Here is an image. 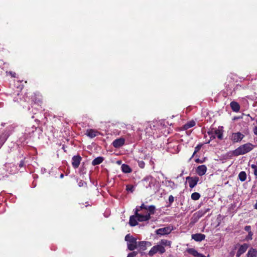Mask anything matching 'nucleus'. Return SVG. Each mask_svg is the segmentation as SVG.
I'll return each mask as SVG.
<instances>
[{
  "label": "nucleus",
  "mask_w": 257,
  "mask_h": 257,
  "mask_svg": "<svg viewBox=\"0 0 257 257\" xmlns=\"http://www.w3.org/2000/svg\"><path fill=\"white\" fill-rule=\"evenodd\" d=\"M23 99L24 101H27L30 103L32 107H33L34 105H36L41 107L43 104L42 96L35 93H33L28 98L27 96V94H25L23 97Z\"/></svg>",
  "instance_id": "nucleus-1"
},
{
  "label": "nucleus",
  "mask_w": 257,
  "mask_h": 257,
  "mask_svg": "<svg viewBox=\"0 0 257 257\" xmlns=\"http://www.w3.org/2000/svg\"><path fill=\"white\" fill-rule=\"evenodd\" d=\"M254 147V146L253 145L248 143L240 146L237 149L234 150L232 153L234 156L244 155L251 151Z\"/></svg>",
  "instance_id": "nucleus-2"
},
{
  "label": "nucleus",
  "mask_w": 257,
  "mask_h": 257,
  "mask_svg": "<svg viewBox=\"0 0 257 257\" xmlns=\"http://www.w3.org/2000/svg\"><path fill=\"white\" fill-rule=\"evenodd\" d=\"M125 240L127 241V248L130 250H134L137 247V239L130 234H127L125 236Z\"/></svg>",
  "instance_id": "nucleus-3"
},
{
  "label": "nucleus",
  "mask_w": 257,
  "mask_h": 257,
  "mask_svg": "<svg viewBox=\"0 0 257 257\" xmlns=\"http://www.w3.org/2000/svg\"><path fill=\"white\" fill-rule=\"evenodd\" d=\"M16 125L15 124H11L7 127L5 132L0 135L1 138L3 140V141H6L9 136L13 133L14 131Z\"/></svg>",
  "instance_id": "nucleus-4"
},
{
  "label": "nucleus",
  "mask_w": 257,
  "mask_h": 257,
  "mask_svg": "<svg viewBox=\"0 0 257 257\" xmlns=\"http://www.w3.org/2000/svg\"><path fill=\"white\" fill-rule=\"evenodd\" d=\"M165 251L166 249L164 246L160 244H157L152 247L151 250L149 251L148 254L149 256H152L157 252H159L160 254H163L165 252Z\"/></svg>",
  "instance_id": "nucleus-5"
},
{
  "label": "nucleus",
  "mask_w": 257,
  "mask_h": 257,
  "mask_svg": "<svg viewBox=\"0 0 257 257\" xmlns=\"http://www.w3.org/2000/svg\"><path fill=\"white\" fill-rule=\"evenodd\" d=\"M244 137V135L240 132L232 133L229 136V139L233 143H236L240 142Z\"/></svg>",
  "instance_id": "nucleus-6"
},
{
  "label": "nucleus",
  "mask_w": 257,
  "mask_h": 257,
  "mask_svg": "<svg viewBox=\"0 0 257 257\" xmlns=\"http://www.w3.org/2000/svg\"><path fill=\"white\" fill-rule=\"evenodd\" d=\"M32 130L28 131V130H26L27 132L25 133V135L20 137L19 140L21 143H24L27 140L31 139L34 137V134L35 131L36 130L37 127H32Z\"/></svg>",
  "instance_id": "nucleus-7"
},
{
  "label": "nucleus",
  "mask_w": 257,
  "mask_h": 257,
  "mask_svg": "<svg viewBox=\"0 0 257 257\" xmlns=\"http://www.w3.org/2000/svg\"><path fill=\"white\" fill-rule=\"evenodd\" d=\"M82 158L79 155L74 156L72 158V165L74 169L79 167Z\"/></svg>",
  "instance_id": "nucleus-8"
},
{
  "label": "nucleus",
  "mask_w": 257,
  "mask_h": 257,
  "mask_svg": "<svg viewBox=\"0 0 257 257\" xmlns=\"http://www.w3.org/2000/svg\"><path fill=\"white\" fill-rule=\"evenodd\" d=\"M172 229L170 226L161 228L156 230V233L158 235H164L169 234L172 231Z\"/></svg>",
  "instance_id": "nucleus-9"
},
{
  "label": "nucleus",
  "mask_w": 257,
  "mask_h": 257,
  "mask_svg": "<svg viewBox=\"0 0 257 257\" xmlns=\"http://www.w3.org/2000/svg\"><path fill=\"white\" fill-rule=\"evenodd\" d=\"M186 180L188 181L189 187L193 188L197 185L199 179L198 177H187Z\"/></svg>",
  "instance_id": "nucleus-10"
},
{
  "label": "nucleus",
  "mask_w": 257,
  "mask_h": 257,
  "mask_svg": "<svg viewBox=\"0 0 257 257\" xmlns=\"http://www.w3.org/2000/svg\"><path fill=\"white\" fill-rule=\"evenodd\" d=\"M207 170V167L205 165L198 166L196 168L195 172L199 176H202L205 175Z\"/></svg>",
  "instance_id": "nucleus-11"
},
{
  "label": "nucleus",
  "mask_w": 257,
  "mask_h": 257,
  "mask_svg": "<svg viewBox=\"0 0 257 257\" xmlns=\"http://www.w3.org/2000/svg\"><path fill=\"white\" fill-rule=\"evenodd\" d=\"M125 143V139L122 138H120L115 139L112 142L113 146L115 148H118L122 146Z\"/></svg>",
  "instance_id": "nucleus-12"
},
{
  "label": "nucleus",
  "mask_w": 257,
  "mask_h": 257,
  "mask_svg": "<svg viewBox=\"0 0 257 257\" xmlns=\"http://www.w3.org/2000/svg\"><path fill=\"white\" fill-rule=\"evenodd\" d=\"M248 247V245L247 243H243L241 245L236 253V256L240 257L241 254L246 251Z\"/></svg>",
  "instance_id": "nucleus-13"
},
{
  "label": "nucleus",
  "mask_w": 257,
  "mask_h": 257,
  "mask_svg": "<svg viewBox=\"0 0 257 257\" xmlns=\"http://www.w3.org/2000/svg\"><path fill=\"white\" fill-rule=\"evenodd\" d=\"M186 251L195 257H206L203 254L199 253L193 248H188L186 249Z\"/></svg>",
  "instance_id": "nucleus-14"
},
{
  "label": "nucleus",
  "mask_w": 257,
  "mask_h": 257,
  "mask_svg": "<svg viewBox=\"0 0 257 257\" xmlns=\"http://www.w3.org/2000/svg\"><path fill=\"white\" fill-rule=\"evenodd\" d=\"M210 208H207L205 210H200L198 212H196L194 214L193 216L195 217V218L198 220L202 216H203L207 212L209 211Z\"/></svg>",
  "instance_id": "nucleus-15"
},
{
  "label": "nucleus",
  "mask_w": 257,
  "mask_h": 257,
  "mask_svg": "<svg viewBox=\"0 0 257 257\" xmlns=\"http://www.w3.org/2000/svg\"><path fill=\"white\" fill-rule=\"evenodd\" d=\"M136 216H137V220L139 222L148 221L151 219L150 215L147 214L146 215H143L140 213L138 215H136Z\"/></svg>",
  "instance_id": "nucleus-16"
},
{
  "label": "nucleus",
  "mask_w": 257,
  "mask_h": 257,
  "mask_svg": "<svg viewBox=\"0 0 257 257\" xmlns=\"http://www.w3.org/2000/svg\"><path fill=\"white\" fill-rule=\"evenodd\" d=\"M191 237L196 241H201L205 238V235L202 233H196L192 234Z\"/></svg>",
  "instance_id": "nucleus-17"
},
{
  "label": "nucleus",
  "mask_w": 257,
  "mask_h": 257,
  "mask_svg": "<svg viewBox=\"0 0 257 257\" xmlns=\"http://www.w3.org/2000/svg\"><path fill=\"white\" fill-rule=\"evenodd\" d=\"M151 243L149 241H139L137 244V245L140 248V249L142 250H145L147 249V246H151Z\"/></svg>",
  "instance_id": "nucleus-18"
},
{
  "label": "nucleus",
  "mask_w": 257,
  "mask_h": 257,
  "mask_svg": "<svg viewBox=\"0 0 257 257\" xmlns=\"http://www.w3.org/2000/svg\"><path fill=\"white\" fill-rule=\"evenodd\" d=\"M99 133L95 130L89 129L86 131V135L90 138H93L97 136Z\"/></svg>",
  "instance_id": "nucleus-19"
},
{
  "label": "nucleus",
  "mask_w": 257,
  "mask_h": 257,
  "mask_svg": "<svg viewBox=\"0 0 257 257\" xmlns=\"http://www.w3.org/2000/svg\"><path fill=\"white\" fill-rule=\"evenodd\" d=\"M138 220L137 217L136 216V215H132L130 217L129 220V224L131 226H135L138 225Z\"/></svg>",
  "instance_id": "nucleus-20"
},
{
  "label": "nucleus",
  "mask_w": 257,
  "mask_h": 257,
  "mask_svg": "<svg viewBox=\"0 0 257 257\" xmlns=\"http://www.w3.org/2000/svg\"><path fill=\"white\" fill-rule=\"evenodd\" d=\"M231 109L233 111L238 112L240 109V105L239 104L235 101H232L230 104Z\"/></svg>",
  "instance_id": "nucleus-21"
},
{
  "label": "nucleus",
  "mask_w": 257,
  "mask_h": 257,
  "mask_svg": "<svg viewBox=\"0 0 257 257\" xmlns=\"http://www.w3.org/2000/svg\"><path fill=\"white\" fill-rule=\"evenodd\" d=\"M247 257H257V250L252 247L250 248L246 254Z\"/></svg>",
  "instance_id": "nucleus-22"
},
{
  "label": "nucleus",
  "mask_w": 257,
  "mask_h": 257,
  "mask_svg": "<svg viewBox=\"0 0 257 257\" xmlns=\"http://www.w3.org/2000/svg\"><path fill=\"white\" fill-rule=\"evenodd\" d=\"M104 160V159L102 157H98L96 158H95L92 162V165L93 166H96L97 165H99L101 164L103 161Z\"/></svg>",
  "instance_id": "nucleus-23"
},
{
  "label": "nucleus",
  "mask_w": 257,
  "mask_h": 257,
  "mask_svg": "<svg viewBox=\"0 0 257 257\" xmlns=\"http://www.w3.org/2000/svg\"><path fill=\"white\" fill-rule=\"evenodd\" d=\"M215 138L217 137L219 140H222L223 139V133L222 131L219 129L215 128V131H213Z\"/></svg>",
  "instance_id": "nucleus-24"
},
{
  "label": "nucleus",
  "mask_w": 257,
  "mask_h": 257,
  "mask_svg": "<svg viewBox=\"0 0 257 257\" xmlns=\"http://www.w3.org/2000/svg\"><path fill=\"white\" fill-rule=\"evenodd\" d=\"M121 170L123 173H129L132 172V169L130 167L126 164H123L121 166Z\"/></svg>",
  "instance_id": "nucleus-25"
},
{
  "label": "nucleus",
  "mask_w": 257,
  "mask_h": 257,
  "mask_svg": "<svg viewBox=\"0 0 257 257\" xmlns=\"http://www.w3.org/2000/svg\"><path fill=\"white\" fill-rule=\"evenodd\" d=\"M238 179L241 182L244 181L246 179V174L244 171L240 172L238 174Z\"/></svg>",
  "instance_id": "nucleus-26"
},
{
  "label": "nucleus",
  "mask_w": 257,
  "mask_h": 257,
  "mask_svg": "<svg viewBox=\"0 0 257 257\" xmlns=\"http://www.w3.org/2000/svg\"><path fill=\"white\" fill-rule=\"evenodd\" d=\"M147 210H148L149 213H148L147 214H149L150 216H151V215H153L155 214L156 207L153 205H150L148 206Z\"/></svg>",
  "instance_id": "nucleus-27"
},
{
  "label": "nucleus",
  "mask_w": 257,
  "mask_h": 257,
  "mask_svg": "<svg viewBox=\"0 0 257 257\" xmlns=\"http://www.w3.org/2000/svg\"><path fill=\"white\" fill-rule=\"evenodd\" d=\"M160 244L162 246H170L171 244V241L166 239H161L160 242Z\"/></svg>",
  "instance_id": "nucleus-28"
},
{
  "label": "nucleus",
  "mask_w": 257,
  "mask_h": 257,
  "mask_svg": "<svg viewBox=\"0 0 257 257\" xmlns=\"http://www.w3.org/2000/svg\"><path fill=\"white\" fill-rule=\"evenodd\" d=\"M195 125V122L193 120L190 121L189 122H188L187 123H186L184 127L185 129H188L190 127H192L194 126Z\"/></svg>",
  "instance_id": "nucleus-29"
},
{
  "label": "nucleus",
  "mask_w": 257,
  "mask_h": 257,
  "mask_svg": "<svg viewBox=\"0 0 257 257\" xmlns=\"http://www.w3.org/2000/svg\"><path fill=\"white\" fill-rule=\"evenodd\" d=\"M191 197L192 200H197L200 198V195L199 193L194 192L191 194Z\"/></svg>",
  "instance_id": "nucleus-30"
},
{
  "label": "nucleus",
  "mask_w": 257,
  "mask_h": 257,
  "mask_svg": "<svg viewBox=\"0 0 257 257\" xmlns=\"http://www.w3.org/2000/svg\"><path fill=\"white\" fill-rule=\"evenodd\" d=\"M215 131V128H211L209 130L207 133L210 136V138L211 140H213L215 138V136L214 135L213 131Z\"/></svg>",
  "instance_id": "nucleus-31"
},
{
  "label": "nucleus",
  "mask_w": 257,
  "mask_h": 257,
  "mask_svg": "<svg viewBox=\"0 0 257 257\" xmlns=\"http://www.w3.org/2000/svg\"><path fill=\"white\" fill-rule=\"evenodd\" d=\"M202 146V144H198L195 148V150H194V152L191 158V159L192 158H193L194 157V156L200 150V149L201 148Z\"/></svg>",
  "instance_id": "nucleus-32"
},
{
  "label": "nucleus",
  "mask_w": 257,
  "mask_h": 257,
  "mask_svg": "<svg viewBox=\"0 0 257 257\" xmlns=\"http://www.w3.org/2000/svg\"><path fill=\"white\" fill-rule=\"evenodd\" d=\"M126 190L128 192L133 193L135 190V187L134 185L131 184L127 185L126 186Z\"/></svg>",
  "instance_id": "nucleus-33"
},
{
  "label": "nucleus",
  "mask_w": 257,
  "mask_h": 257,
  "mask_svg": "<svg viewBox=\"0 0 257 257\" xmlns=\"http://www.w3.org/2000/svg\"><path fill=\"white\" fill-rule=\"evenodd\" d=\"M174 201V197L171 195H170L169 196V198H168L169 204H168V205H167V207H170Z\"/></svg>",
  "instance_id": "nucleus-34"
},
{
  "label": "nucleus",
  "mask_w": 257,
  "mask_h": 257,
  "mask_svg": "<svg viewBox=\"0 0 257 257\" xmlns=\"http://www.w3.org/2000/svg\"><path fill=\"white\" fill-rule=\"evenodd\" d=\"M138 162L139 166L141 168H142V169L144 168V167L145 166V163L143 161H138Z\"/></svg>",
  "instance_id": "nucleus-35"
},
{
  "label": "nucleus",
  "mask_w": 257,
  "mask_h": 257,
  "mask_svg": "<svg viewBox=\"0 0 257 257\" xmlns=\"http://www.w3.org/2000/svg\"><path fill=\"white\" fill-rule=\"evenodd\" d=\"M205 159H206L205 158H203L202 159H200L199 158H197V159H195V162L196 163H200L201 164V163H204L205 161Z\"/></svg>",
  "instance_id": "nucleus-36"
},
{
  "label": "nucleus",
  "mask_w": 257,
  "mask_h": 257,
  "mask_svg": "<svg viewBox=\"0 0 257 257\" xmlns=\"http://www.w3.org/2000/svg\"><path fill=\"white\" fill-rule=\"evenodd\" d=\"M138 254V252L137 251H133L132 252H130L128 254H127V257H135V256L137 255V254Z\"/></svg>",
  "instance_id": "nucleus-37"
},
{
  "label": "nucleus",
  "mask_w": 257,
  "mask_h": 257,
  "mask_svg": "<svg viewBox=\"0 0 257 257\" xmlns=\"http://www.w3.org/2000/svg\"><path fill=\"white\" fill-rule=\"evenodd\" d=\"M78 185L79 187H83V186H86L87 185V184L85 182L83 181H82L81 180L79 183H78Z\"/></svg>",
  "instance_id": "nucleus-38"
},
{
  "label": "nucleus",
  "mask_w": 257,
  "mask_h": 257,
  "mask_svg": "<svg viewBox=\"0 0 257 257\" xmlns=\"http://www.w3.org/2000/svg\"><path fill=\"white\" fill-rule=\"evenodd\" d=\"M18 166L19 168H22L25 166V161L24 160H21L20 162L18 164Z\"/></svg>",
  "instance_id": "nucleus-39"
},
{
  "label": "nucleus",
  "mask_w": 257,
  "mask_h": 257,
  "mask_svg": "<svg viewBox=\"0 0 257 257\" xmlns=\"http://www.w3.org/2000/svg\"><path fill=\"white\" fill-rule=\"evenodd\" d=\"M148 207L145 205L144 203H142V205L140 206V209H145L147 210Z\"/></svg>",
  "instance_id": "nucleus-40"
},
{
  "label": "nucleus",
  "mask_w": 257,
  "mask_h": 257,
  "mask_svg": "<svg viewBox=\"0 0 257 257\" xmlns=\"http://www.w3.org/2000/svg\"><path fill=\"white\" fill-rule=\"evenodd\" d=\"M142 209H140V206H137L136 209H135V215H138L139 214H140L139 213V212L140 211H141Z\"/></svg>",
  "instance_id": "nucleus-41"
},
{
  "label": "nucleus",
  "mask_w": 257,
  "mask_h": 257,
  "mask_svg": "<svg viewBox=\"0 0 257 257\" xmlns=\"http://www.w3.org/2000/svg\"><path fill=\"white\" fill-rule=\"evenodd\" d=\"M252 235L253 233L251 231H249V232H248V236L246 237V239H251Z\"/></svg>",
  "instance_id": "nucleus-42"
},
{
  "label": "nucleus",
  "mask_w": 257,
  "mask_h": 257,
  "mask_svg": "<svg viewBox=\"0 0 257 257\" xmlns=\"http://www.w3.org/2000/svg\"><path fill=\"white\" fill-rule=\"evenodd\" d=\"M8 73L12 77L15 78L16 77V75L17 74H16V73L15 72L9 71Z\"/></svg>",
  "instance_id": "nucleus-43"
},
{
  "label": "nucleus",
  "mask_w": 257,
  "mask_h": 257,
  "mask_svg": "<svg viewBox=\"0 0 257 257\" xmlns=\"http://www.w3.org/2000/svg\"><path fill=\"white\" fill-rule=\"evenodd\" d=\"M244 230L248 232H249V231H251V226L250 225L245 226L244 227Z\"/></svg>",
  "instance_id": "nucleus-44"
},
{
  "label": "nucleus",
  "mask_w": 257,
  "mask_h": 257,
  "mask_svg": "<svg viewBox=\"0 0 257 257\" xmlns=\"http://www.w3.org/2000/svg\"><path fill=\"white\" fill-rule=\"evenodd\" d=\"M23 87H24V85L23 84H20V85H19V86H17V88L20 91H21L23 89Z\"/></svg>",
  "instance_id": "nucleus-45"
},
{
  "label": "nucleus",
  "mask_w": 257,
  "mask_h": 257,
  "mask_svg": "<svg viewBox=\"0 0 257 257\" xmlns=\"http://www.w3.org/2000/svg\"><path fill=\"white\" fill-rule=\"evenodd\" d=\"M5 142V141H3V140L0 137V148H1V147L3 146Z\"/></svg>",
  "instance_id": "nucleus-46"
},
{
  "label": "nucleus",
  "mask_w": 257,
  "mask_h": 257,
  "mask_svg": "<svg viewBox=\"0 0 257 257\" xmlns=\"http://www.w3.org/2000/svg\"><path fill=\"white\" fill-rule=\"evenodd\" d=\"M253 133L257 136V126H255L253 129Z\"/></svg>",
  "instance_id": "nucleus-47"
},
{
  "label": "nucleus",
  "mask_w": 257,
  "mask_h": 257,
  "mask_svg": "<svg viewBox=\"0 0 257 257\" xmlns=\"http://www.w3.org/2000/svg\"><path fill=\"white\" fill-rule=\"evenodd\" d=\"M14 100L15 101H16V102H19V98H17V97H14Z\"/></svg>",
  "instance_id": "nucleus-48"
},
{
  "label": "nucleus",
  "mask_w": 257,
  "mask_h": 257,
  "mask_svg": "<svg viewBox=\"0 0 257 257\" xmlns=\"http://www.w3.org/2000/svg\"><path fill=\"white\" fill-rule=\"evenodd\" d=\"M64 176V175L63 174H61V175H60V177L61 178H63Z\"/></svg>",
  "instance_id": "nucleus-49"
},
{
  "label": "nucleus",
  "mask_w": 257,
  "mask_h": 257,
  "mask_svg": "<svg viewBox=\"0 0 257 257\" xmlns=\"http://www.w3.org/2000/svg\"><path fill=\"white\" fill-rule=\"evenodd\" d=\"M255 178H257V173L256 174H253Z\"/></svg>",
  "instance_id": "nucleus-50"
},
{
  "label": "nucleus",
  "mask_w": 257,
  "mask_h": 257,
  "mask_svg": "<svg viewBox=\"0 0 257 257\" xmlns=\"http://www.w3.org/2000/svg\"><path fill=\"white\" fill-rule=\"evenodd\" d=\"M23 82V80H22V81H18V82L19 83H22Z\"/></svg>",
  "instance_id": "nucleus-51"
},
{
  "label": "nucleus",
  "mask_w": 257,
  "mask_h": 257,
  "mask_svg": "<svg viewBox=\"0 0 257 257\" xmlns=\"http://www.w3.org/2000/svg\"><path fill=\"white\" fill-rule=\"evenodd\" d=\"M5 123H2L1 124V125H2L3 126H5Z\"/></svg>",
  "instance_id": "nucleus-52"
},
{
  "label": "nucleus",
  "mask_w": 257,
  "mask_h": 257,
  "mask_svg": "<svg viewBox=\"0 0 257 257\" xmlns=\"http://www.w3.org/2000/svg\"><path fill=\"white\" fill-rule=\"evenodd\" d=\"M17 94L18 96L20 95V93L19 92H18Z\"/></svg>",
  "instance_id": "nucleus-53"
},
{
  "label": "nucleus",
  "mask_w": 257,
  "mask_h": 257,
  "mask_svg": "<svg viewBox=\"0 0 257 257\" xmlns=\"http://www.w3.org/2000/svg\"><path fill=\"white\" fill-rule=\"evenodd\" d=\"M256 123H257V120H256Z\"/></svg>",
  "instance_id": "nucleus-54"
}]
</instances>
